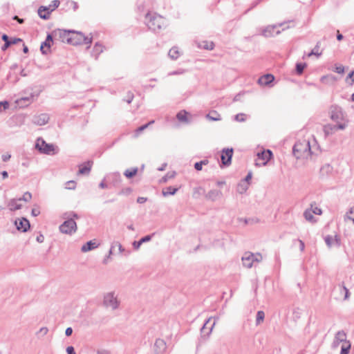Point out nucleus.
<instances>
[{
	"label": "nucleus",
	"mask_w": 354,
	"mask_h": 354,
	"mask_svg": "<svg viewBox=\"0 0 354 354\" xmlns=\"http://www.w3.org/2000/svg\"><path fill=\"white\" fill-rule=\"evenodd\" d=\"M344 221H346L347 220H351L354 224V207H351L348 210V212H346V214L344 216Z\"/></svg>",
	"instance_id": "58836bf2"
},
{
	"label": "nucleus",
	"mask_w": 354,
	"mask_h": 354,
	"mask_svg": "<svg viewBox=\"0 0 354 354\" xmlns=\"http://www.w3.org/2000/svg\"><path fill=\"white\" fill-rule=\"evenodd\" d=\"M205 193V189L202 187H197L194 188L193 197L198 198Z\"/></svg>",
	"instance_id": "79ce46f5"
},
{
	"label": "nucleus",
	"mask_w": 354,
	"mask_h": 354,
	"mask_svg": "<svg viewBox=\"0 0 354 354\" xmlns=\"http://www.w3.org/2000/svg\"><path fill=\"white\" fill-rule=\"evenodd\" d=\"M103 305L105 308L111 310L119 309L120 300L118 298V294L115 291L105 293L103 297Z\"/></svg>",
	"instance_id": "20e7f679"
},
{
	"label": "nucleus",
	"mask_w": 354,
	"mask_h": 354,
	"mask_svg": "<svg viewBox=\"0 0 354 354\" xmlns=\"http://www.w3.org/2000/svg\"><path fill=\"white\" fill-rule=\"evenodd\" d=\"M274 80V77L271 74H266L261 77L258 80V83L261 86H269Z\"/></svg>",
	"instance_id": "b1692460"
},
{
	"label": "nucleus",
	"mask_w": 354,
	"mask_h": 354,
	"mask_svg": "<svg viewBox=\"0 0 354 354\" xmlns=\"http://www.w3.org/2000/svg\"><path fill=\"white\" fill-rule=\"evenodd\" d=\"M66 352L68 354H76L75 352V349L72 346H68L66 348Z\"/></svg>",
	"instance_id": "338daca9"
},
{
	"label": "nucleus",
	"mask_w": 354,
	"mask_h": 354,
	"mask_svg": "<svg viewBox=\"0 0 354 354\" xmlns=\"http://www.w3.org/2000/svg\"><path fill=\"white\" fill-rule=\"evenodd\" d=\"M304 216L308 221H310L312 223H314L316 221V220L315 219V217L313 216V213L312 212V210L310 209H308L304 212Z\"/></svg>",
	"instance_id": "a19ab883"
},
{
	"label": "nucleus",
	"mask_w": 354,
	"mask_h": 354,
	"mask_svg": "<svg viewBox=\"0 0 354 354\" xmlns=\"http://www.w3.org/2000/svg\"><path fill=\"white\" fill-rule=\"evenodd\" d=\"M66 188L68 189H74L75 188L76 183L74 180H69L66 183Z\"/></svg>",
	"instance_id": "bf43d9fd"
},
{
	"label": "nucleus",
	"mask_w": 354,
	"mask_h": 354,
	"mask_svg": "<svg viewBox=\"0 0 354 354\" xmlns=\"http://www.w3.org/2000/svg\"><path fill=\"white\" fill-rule=\"evenodd\" d=\"M178 191V188L173 187H168L166 188V190L162 191V195L164 196H167L169 195H174L176 192Z\"/></svg>",
	"instance_id": "37998d69"
},
{
	"label": "nucleus",
	"mask_w": 354,
	"mask_h": 354,
	"mask_svg": "<svg viewBox=\"0 0 354 354\" xmlns=\"http://www.w3.org/2000/svg\"><path fill=\"white\" fill-rule=\"evenodd\" d=\"M1 38H2L3 41H4V42H5L3 46L1 47V48L3 50H5L11 45V41L9 39L8 36L6 34L3 35Z\"/></svg>",
	"instance_id": "c03bdc74"
},
{
	"label": "nucleus",
	"mask_w": 354,
	"mask_h": 354,
	"mask_svg": "<svg viewBox=\"0 0 354 354\" xmlns=\"http://www.w3.org/2000/svg\"><path fill=\"white\" fill-rule=\"evenodd\" d=\"M346 342H350L346 339V333L344 330L338 331L335 336V339L333 343V346L337 347L339 343H343V344H345Z\"/></svg>",
	"instance_id": "a211bd4d"
},
{
	"label": "nucleus",
	"mask_w": 354,
	"mask_h": 354,
	"mask_svg": "<svg viewBox=\"0 0 354 354\" xmlns=\"http://www.w3.org/2000/svg\"><path fill=\"white\" fill-rule=\"evenodd\" d=\"M272 153L270 149L263 150L257 153V158L255 160V165L258 167L264 166L270 160Z\"/></svg>",
	"instance_id": "9d476101"
},
{
	"label": "nucleus",
	"mask_w": 354,
	"mask_h": 354,
	"mask_svg": "<svg viewBox=\"0 0 354 354\" xmlns=\"http://www.w3.org/2000/svg\"><path fill=\"white\" fill-rule=\"evenodd\" d=\"M59 231L66 234H73L77 231V224L73 218H67L59 227Z\"/></svg>",
	"instance_id": "1a4fd4ad"
},
{
	"label": "nucleus",
	"mask_w": 354,
	"mask_h": 354,
	"mask_svg": "<svg viewBox=\"0 0 354 354\" xmlns=\"http://www.w3.org/2000/svg\"><path fill=\"white\" fill-rule=\"evenodd\" d=\"M212 319H214V322L213 324L210 326V327H209V332L207 333V335H209V333H211L214 326H215L216 324V322L217 320H218V317H209L207 321L204 324L203 326L201 328V330L202 332L204 331V330L207 328V325L208 324V323L209 322V321Z\"/></svg>",
	"instance_id": "f704fd0d"
},
{
	"label": "nucleus",
	"mask_w": 354,
	"mask_h": 354,
	"mask_svg": "<svg viewBox=\"0 0 354 354\" xmlns=\"http://www.w3.org/2000/svg\"><path fill=\"white\" fill-rule=\"evenodd\" d=\"M206 118L211 121H220L221 120V115L216 111H212L206 115Z\"/></svg>",
	"instance_id": "2f4dec72"
},
{
	"label": "nucleus",
	"mask_w": 354,
	"mask_h": 354,
	"mask_svg": "<svg viewBox=\"0 0 354 354\" xmlns=\"http://www.w3.org/2000/svg\"><path fill=\"white\" fill-rule=\"evenodd\" d=\"M31 198H32L31 194L30 192H27L23 195V196L21 198H19L21 199V201H24L28 202L31 199Z\"/></svg>",
	"instance_id": "6e6d98bb"
},
{
	"label": "nucleus",
	"mask_w": 354,
	"mask_h": 354,
	"mask_svg": "<svg viewBox=\"0 0 354 354\" xmlns=\"http://www.w3.org/2000/svg\"><path fill=\"white\" fill-rule=\"evenodd\" d=\"M249 187V183H247L245 181H241L237 186V192L239 194H243L245 193Z\"/></svg>",
	"instance_id": "72a5a7b5"
},
{
	"label": "nucleus",
	"mask_w": 354,
	"mask_h": 354,
	"mask_svg": "<svg viewBox=\"0 0 354 354\" xmlns=\"http://www.w3.org/2000/svg\"><path fill=\"white\" fill-rule=\"evenodd\" d=\"M73 31L71 30H61L59 29L56 31H55V34H58L59 38L61 39L62 41L65 42L66 41L68 44H71V34Z\"/></svg>",
	"instance_id": "6ab92c4d"
},
{
	"label": "nucleus",
	"mask_w": 354,
	"mask_h": 354,
	"mask_svg": "<svg viewBox=\"0 0 354 354\" xmlns=\"http://www.w3.org/2000/svg\"><path fill=\"white\" fill-rule=\"evenodd\" d=\"M310 209H311L312 212L315 214L321 215L322 214V209L317 206H313V205H311Z\"/></svg>",
	"instance_id": "5fc2aeb1"
},
{
	"label": "nucleus",
	"mask_w": 354,
	"mask_h": 354,
	"mask_svg": "<svg viewBox=\"0 0 354 354\" xmlns=\"http://www.w3.org/2000/svg\"><path fill=\"white\" fill-rule=\"evenodd\" d=\"M97 354H111L110 351L106 349H98L97 351Z\"/></svg>",
	"instance_id": "774afa93"
},
{
	"label": "nucleus",
	"mask_w": 354,
	"mask_h": 354,
	"mask_svg": "<svg viewBox=\"0 0 354 354\" xmlns=\"http://www.w3.org/2000/svg\"><path fill=\"white\" fill-rule=\"evenodd\" d=\"M50 117L47 113H40L33 116L32 122L39 126L45 125L49 121Z\"/></svg>",
	"instance_id": "4468645a"
},
{
	"label": "nucleus",
	"mask_w": 354,
	"mask_h": 354,
	"mask_svg": "<svg viewBox=\"0 0 354 354\" xmlns=\"http://www.w3.org/2000/svg\"><path fill=\"white\" fill-rule=\"evenodd\" d=\"M71 37V44L74 46L88 44L87 48H88L92 42V37H86L80 32L73 31Z\"/></svg>",
	"instance_id": "0eeeda50"
},
{
	"label": "nucleus",
	"mask_w": 354,
	"mask_h": 354,
	"mask_svg": "<svg viewBox=\"0 0 354 354\" xmlns=\"http://www.w3.org/2000/svg\"><path fill=\"white\" fill-rule=\"evenodd\" d=\"M328 115L330 119L337 124H345L348 127V120L346 113L342 106L337 104H331L328 108Z\"/></svg>",
	"instance_id": "f03ea898"
},
{
	"label": "nucleus",
	"mask_w": 354,
	"mask_h": 354,
	"mask_svg": "<svg viewBox=\"0 0 354 354\" xmlns=\"http://www.w3.org/2000/svg\"><path fill=\"white\" fill-rule=\"evenodd\" d=\"M332 171L333 167L329 164H326L321 168V172L323 174H330Z\"/></svg>",
	"instance_id": "8fccbe9b"
},
{
	"label": "nucleus",
	"mask_w": 354,
	"mask_h": 354,
	"mask_svg": "<svg viewBox=\"0 0 354 354\" xmlns=\"http://www.w3.org/2000/svg\"><path fill=\"white\" fill-rule=\"evenodd\" d=\"M153 122H154V121H153V120H152V121L149 122V123H147V124H144V125H142V126L140 127L139 128H138V129H137V132H138V133H140V132L142 131H143V130H145L146 128H147V127H148L149 125H150L151 124H153Z\"/></svg>",
	"instance_id": "680f3d73"
},
{
	"label": "nucleus",
	"mask_w": 354,
	"mask_h": 354,
	"mask_svg": "<svg viewBox=\"0 0 354 354\" xmlns=\"http://www.w3.org/2000/svg\"><path fill=\"white\" fill-rule=\"evenodd\" d=\"M222 197L223 193L219 189H211L205 194V198L212 202L220 200Z\"/></svg>",
	"instance_id": "f3484780"
},
{
	"label": "nucleus",
	"mask_w": 354,
	"mask_h": 354,
	"mask_svg": "<svg viewBox=\"0 0 354 354\" xmlns=\"http://www.w3.org/2000/svg\"><path fill=\"white\" fill-rule=\"evenodd\" d=\"M265 317V313L262 310H259L257 313L256 324L259 325L261 322L263 321Z\"/></svg>",
	"instance_id": "49530a36"
},
{
	"label": "nucleus",
	"mask_w": 354,
	"mask_h": 354,
	"mask_svg": "<svg viewBox=\"0 0 354 354\" xmlns=\"http://www.w3.org/2000/svg\"><path fill=\"white\" fill-rule=\"evenodd\" d=\"M154 349L156 354H164L167 349V344L165 340L157 339L154 344Z\"/></svg>",
	"instance_id": "aec40b11"
},
{
	"label": "nucleus",
	"mask_w": 354,
	"mask_h": 354,
	"mask_svg": "<svg viewBox=\"0 0 354 354\" xmlns=\"http://www.w3.org/2000/svg\"><path fill=\"white\" fill-rule=\"evenodd\" d=\"M10 107V104L8 101H1L0 102V113L8 109Z\"/></svg>",
	"instance_id": "3c124183"
},
{
	"label": "nucleus",
	"mask_w": 354,
	"mask_h": 354,
	"mask_svg": "<svg viewBox=\"0 0 354 354\" xmlns=\"http://www.w3.org/2000/svg\"><path fill=\"white\" fill-rule=\"evenodd\" d=\"M351 345L350 342H346L345 344H342L340 354H348L349 351L351 349Z\"/></svg>",
	"instance_id": "a18cd8bd"
},
{
	"label": "nucleus",
	"mask_w": 354,
	"mask_h": 354,
	"mask_svg": "<svg viewBox=\"0 0 354 354\" xmlns=\"http://www.w3.org/2000/svg\"><path fill=\"white\" fill-rule=\"evenodd\" d=\"M104 46L100 42H96L93 46L92 51L91 53V56L97 59L100 55L103 53Z\"/></svg>",
	"instance_id": "5701e85b"
},
{
	"label": "nucleus",
	"mask_w": 354,
	"mask_h": 354,
	"mask_svg": "<svg viewBox=\"0 0 354 354\" xmlns=\"http://www.w3.org/2000/svg\"><path fill=\"white\" fill-rule=\"evenodd\" d=\"M30 158L27 156H24L23 158V161L21 162V165L24 167H28L30 166Z\"/></svg>",
	"instance_id": "13d9d810"
},
{
	"label": "nucleus",
	"mask_w": 354,
	"mask_h": 354,
	"mask_svg": "<svg viewBox=\"0 0 354 354\" xmlns=\"http://www.w3.org/2000/svg\"><path fill=\"white\" fill-rule=\"evenodd\" d=\"M113 254V250H111V248H110L109 251V254L107 256H106L104 257V259H103V263L104 264H107L109 261V260L111 259V256Z\"/></svg>",
	"instance_id": "4d7b16f0"
},
{
	"label": "nucleus",
	"mask_w": 354,
	"mask_h": 354,
	"mask_svg": "<svg viewBox=\"0 0 354 354\" xmlns=\"http://www.w3.org/2000/svg\"><path fill=\"white\" fill-rule=\"evenodd\" d=\"M106 178L109 179L115 187L118 185L122 181L121 175L118 171L107 174Z\"/></svg>",
	"instance_id": "412c9836"
},
{
	"label": "nucleus",
	"mask_w": 354,
	"mask_h": 354,
	"mask_svg": "<svg viewBox=\"0 0 354 354\" xmlns=\"http://www.w3.org/2000/svg\"><path fill=\"white\" fill-rule=\"evenodd\" d=\"M32 102V97H21L20 99H18L16 101V103L20 106V107H24L28 106L29 104Z\"/></svg>",
	"instance_id": "473e14b6"
},
{
	"label": "nucleus",
	"mask_w": 354,
	"mask_h": 354,
	"mask_svg": "<svg viewBox=\"0 0 354 354\" xmlns=\"http://www.w3.org/2000/svg\"><path fill=\"white\" fill-rule=\"evenodd\" d=\"M48 332V328L47 327H42L39 329L37 334L41 335V336L46 335Z\"/></svg>",
	"instance_id": "052dcab7"
},
{
	"label": "nucleus",
	"mask_w": 354,
	"mask_h": 354,
	"mask_svg": "<svg viewBox=\"0 0 354 354\" xmlns=\"http://www.w3.org/2000/svg\"><path fill=\"white\" fill-rule=\"evenodd\" d=\"M111 250H114V248H118V250L120 253H124V255L128 256L130 254V251L126 250L124 248L122 245V244L119 241H113L111 244Z\"/></svg>",
	"instance_id": "c756f323"
},
{
	"label": "nucleus",
	"mask_w": 354,
	"mask_h": 354,
	"mask_svg": "<svg viewBox=\"0 0 354 354\" xmlns=\"http://www.w3.org/2000/svg\"><path fill=\"white\" fill-rule=\"evenodd\" d=\"M187 115H188V113L186 111L182 110L176 114V118L178 119V120L180 122H182L184 124H189V120L187 118Z\"/></svg>",
	"instance_id": "c85d7f7f"
},
{
	"label": "nucleus",
	"mask_w": 354,
	"mask_h": 354,
	"mask_svg": "<svg viewBox=\"0 0 354 354\" xmlns=\"http://www.w3.org/2000/svg\"><path fill=\"white\" fill-rule=\"evenodd\" d=\"M246 119H247V115L243 113H238L236 115H234V120L239 122H243L246 120Z\"/></svg>",
	"instance_id": "09e8293b"
},
{
	"label": "nucleus",
	"mask_w": 354,
	"mask_h": 354,
	"mask_svg": "<svg viewBox=\"0 0 354 354\" xmlns=\"http://www.w3.org/2000/svg\"><path fill=\"white\" fill-rule=\"evenodd\" d=\"M207 164V160H201L200 162H197L194 164V168L197 171H201L202 169L203 165H205Z\"/></svg>",
	"instance_id": "864d4df0"
},
{
	"label": "nucleus",
	"mask_w": 354,
	"mask_h": 354,
	"mask_svg": "<svg viewBox=\"0 0 354 354\" xmlns=\"http://www.w3.org/2000/svg\"><path fill=\"white\" fill-rule=\"evenodd\" d=\"M310 142L311 156L317 155L320 151L319 145L317 143V140L313 137L310 140H308Z\"/></svg>",
	"instance_id": "bb28decb"
},
{
	"label": "nucleus",
	"mask_w": 354,
	"mask_h": 354,
	"mask_svg": "<svg viewBox=\"0 0 354 354\" xmlns=\"http://www.w3.org/2000/svg\"><path fill=\"white\" fill-rule=\"evenodd\" d=\"M145 24L150 30L154 32H159L167 26L166 19L155 12H148L145 15Z\"/></svg>",
	"instance_id": "f257e3e1"
},
{
	"label": "nucleus",
	"mask_w": 354,
	"mask_h": 354,
	"mask_svg": "<svg viewBox=\"0 0 354 354\" xmlns=\"http://www.w3.org/2000/svg\"><path fill=\"white\" fill-rule=\"evenodd\" d=\"M283 26V24L268 26L267 27L262 30V35L266 37H274L275 35H277L281 32V30H279V28Z\"/></svg>",
	"instance_id": "f8f14e48"
},
{
	"label": "nucleus",
	"mask_w": 354,
	"mask_h": 354,
	"mask_svg": "<svg viewBox=\"0 0 354 354\" xmlns=\"http://www.w3.org/2000/svg\"><path fill=\"white\" fill-rule=\"evenodd\" d=\"M306 66L305 63H297L296 64V72L298 75L302 74L304 68Z\"/></svg>",
	"instance_id": "de8ad7c7"
},
{
	"label": "nucleus",
	"mask_w": 354,
	"mask_h": 354,
	"mask_svg": "<svg viewBox=\"0 0 354 354\" xmlns=\"http://www.w3.org/2000/svg\"><path fill=\"white\" fill-rule=\"evenodd\" d=\"M35 148L41 153L47 155H53L55 153V146L53 144L46 143V141L39 138L36 140Z\"/></svg>",
	"instance_id": "423d86ee"
},
{
	"label": "nucleus",
	"mask_w": 354,
	"mask_h": 354,
	"mask_svg": "<svg viewBox=\"0 0 354 354\" xmlns=\"http://www.w3.org/2000/svg\"><path fill=\"white\" fill-rule=\"evenodd\" d=\"M11 158V155L10 153H5V154H3L2 156H1V158H2V160L3 162H7L8 160H9Z\"/></svg>",
	"instance_id": "69168bd1"
},
{
	"label": "nucleus",
	"mask_w": 354,
	"mask_h": 354,
	"mask_svg": "<svg viewBox=\"0 0 354 354\" xmlns=\"http://www.w3.org/2000/svg\"><path fill=\"white\" fill-rule=\"evenodd\" d=\"M60 2L58 0H54L48 6H40L38 9V15L40 18L48 19L50 17V14L55 10L59 6Z\"/></svg>",
	"instance_id": "6e6552de"
},
{
	"label": "nucleus",
	"mask_w": 354,
	"mask_h": 354,
	"mask_svg": "<svg viewBox=\"0 0 354 354\" xmlns=\"http://www.w3.org/2000/svg\"><path fill=\"white\" fill-rule=\"evenodd\" d=\"M233 155V149L227 148L223 149L221 156V162L223 165L228 166L231 164L232 157Z\"/></svg>",
	"instance_id": "ddd939ff"
},
{
	"label": "nucleus",
	"mask_w": 354,
	"mask_h": 354,
	"mask_svg": "<svg viewBox=\"0 0 354 354\" xmlns=\"http://www.w3.org/2000/svg\"><path fill=\"white\" fill-rule=\"evenodd\" d=\"M186 72V70L185 69H183V68H179L178 70H176V71H171L168 73V75L169 76H172V75H183Z\"/></svg>",
	"instance_id": "603ef678"
},
{
	"label": "nucleus",
	"mask_w": 354,
	"mask_h": 354,
	"mask_svg": "<svg viewBox=\"0 0 354 354\" xmlns=\"http://www.w3.org/2000/svg\"><path fill=\"white\" fill-rule=\"evenodd\" d=\"M8 79L13 82H16L19 80V78L17 76L13 77V75L11 73H10L8 75Z\"/></svg>",
	"instance_id": "e2e57ef3"
},
{
	"label": "nucleus",
	"mask_w": 354,
	"mask_h": 354,
	"mask_svg": "<svg viewBox=\"0 0 354 354\" xmlns=\"http://www.w3.org/2000/svg\"><path fill=\"white\" fill-rule=\"evenodd\" d=\"M345 129V124H327L324 126L323 131L325 137H328L329 136L334 134L337 131H343Z\"/></svg>",
	"instance_id": "9b49d317"
},
{
	"label": "nucleus",
	"mask_w": 354,
	"mask_h": 354,
	"mask_svg": "<svg viewBox=\"0 0 354 354\" xmlns=\"http://www.w3.org/2000/svg\"><path fill=\"white\" fill-rule=\"evenodd\" d=\"M198 47L206 50H213L214 44L212 41H203L199 44Z\"/></svg>",
	"instance_id": "c9c22d12"
},
{
	"label": "nucleus",
	"mask_w": 354,
	"mask_h": 354,
	"mask_svg": "<svg viewBox=\"0 0 354 354\" xmlns=\"http://www.w3.org/2000/svg\"><path fill=\"white\" fill-rule=\"evenodd\" d=\"M15 225L19 231L26 232L30 228V223L26 218H18L15 221Z\"/></svg>",
	"instance_id": "2eb2a0df"
},
{
	"label": "nucleus",
	"mask_w": 354,
	"mask_h": 354,
	"mask_svg": "<svg viewBox=\"0 0 354 354\" xmlns=\"http://www.w3.org/2000/svg\"><path fill=\"white\" fill-rule=\"evenodd\" d=\"M53 38L50 35H48L46 41L42 42L40 46V50L44 55H47L50 52V43Z\"/></svg>",
	"instance_id": "4be33fe9"
},
{
	"label": "nucleus",
	"mask_w": 354,
	"mask_h": 354,
	"mask_svg": "<svg viewBox=\"0 0 354 354\" xmlns=\"http://www.w3.org/2000/svg\"><path fill=\"white\" fill-rule=\"evenodd\" d=\"M319 46L320 42H317L315 48L308 54V57H311L312 55H315L317 57L321 56L322 53L319 52Z\"/></svg>",
	"instance_id": "ea45409f"
},
{
	"label": "nucleus",
	"mask_w": 354,
	"mask_h": 354,
	"mask_svg": "<svg viewBox=\"0 0 354 354\" xmlns=\"http://www.w3.org/2000/svg\"><path fill=\"white\" fill-rule=\"evenodd\" d=\"M241 259L245 268H251L255 263L261 262L263 257L260 253L254 254L250 252H247L243 254Z\"/></svg>",
	"instance_id": "39448f33"
},
{
	"label": "nucleus",
	"mask_w": 354,
	"mask_h": 354,
	"mask_svg": "<svg viewBox=\"0 0 354 354\" xmlns=\"http://www.w3.org/2000/svg\"><path fill=\"white\" fill-rule=\"evenodd\" d=\"M310 142L308 140L297 141L293 146L292 152L297 159H307L311 156Z\"/></svg>",
	"instance_id": "7ed1b4c3"
},
{
	"label": "nucleus",
	"mask_w": 354,
	"mask_h": 354,
	"mask_svg": "<svg viewBox=\"0 0 354 354\" xmlns=\"http://www.w3.org/2000/svg\"><path fill=\"white\" fill-rule=\"evenodd\" d=\"M138 171V169L137 167H133L131 169H128L124 171V175L128 178H131L137 174Z\"/></svg>",
	"instance_id": "4c0bfd02"
},
{
	"label": "nucleus",
	"mask_w": 354,
	"mask_h": 354,
	"mask_svg": "<svg viewBox=\"0 0 354 354\" xmlns=\"http://www.w3.org/2000/svg\"><path fill=\"white\" fill-rule=\"evenodd\" d=\"M8 207L10 211H15L20 209L22 207L21 204V199L19 198H12L11 199L8 203Z\"/></svg>",
	"instance_id": "393cba45"
},
{
	"label": "nucleus",
	"mask_w": 354,
	"mask_h": 354,
	"mask_svg": "<svg viewBox=\"0 0 354 354\" xmlns=\"http://www.w3.org/2000/svg\"><path fill=\"white\" fill-rule=\"evenodd\" d=\"M337 80V78L333 75H324L321 77L320 81L326 84H333Z\"/></svg>",
	"instance_id": "7c9ffc66"
},
{
	"label": "nucleus",
	"mask_w": 354,
	"mask_h": 354,
	"mask_svg": "<svg viewBox=\"0 0 354 354\" xmlns=\"http://www.w3.org/2000/svg\"><path fill=\"white\" fill-rule=\"evenodd\" d=\"M169 57L174 60H176L180 56V52L178 50V48L177 47H173L171 48L169 51Z\"/></svg>",
	"instance_id": "e433bc0d"
},
{
	"label": "nucleus",
	"mask_w": 354,
	"mask_h": 354,
	"mask_svg": "<svg viewBox=\"0 0 354 354\" xmlns=\"http://www.w3.org/2000/svg\"><path fill=\"white\" fill-rule=\"evenodd\" d=\"M97 247L98 244L95 241H89L82 246L81 251L82 252H87L97 248Z\"/></svg>",
	"instance_id": "cd10ccee"
},
{
	"label": "nucleus",
	"mask_w": 354,
	"mask_h": 354,
	"mask_svg": "<svg viewBox=\"0 0 354 354\" xmlns=\"http://www.w3.org/2000/svg\"><path fill=\"white\" fill-rule=\"evenodd\" d=\"M73 216V218H78L79 216L77 214L74 212L66 213L64 214V218H71L70 216Z\"/></svg>",
	"instance_id": "0e129e2a"
},
{
	"label": "nucleus",
	"mask_w": 354,
	"mask_h": 354,
	"mask_svg": "<svg viewBox=\"0 0 354 354\" xmlns=\"http://www.w3.org/2000/svg\"><path fill=\"white\" fill-rule=\"evenodd\" d=\"M324 241L327 246L330 248L334 246L339 247L341 244L340 238L337 235H335L334 236L327 235L326 236H325Z\"/></svg>",
	"instance_id": "dca6fc26"
},
{
	"label": "nucleus",
	"mask_w": 354,
	"mask_h": 354,
	"mask_svg": "<svg viewBox=\"0 0 354 354\" xmlns=\"http://www.w3.org/2000/svg\"><path fill=\"white\" fill-rule=\"evenodd\" d=\"M92 162H87L79 166L78 174L88 175L91 169Z\"/></svg>",
	"instance_id": "a878e982"
}]
</instances>
